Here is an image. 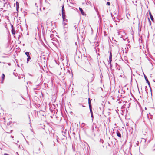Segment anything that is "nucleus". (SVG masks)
I'll return each instance as SVG.
<instances>
[{
  "label": "nucleus",
  "instance_id": "obj_12",
  "mask_svg": "<svg viewBox=\"0 0 155 155\" xmlns=\"http://www.w3.org/2000/svg\"><path fill=\"white\" fill-rule=\"evenodd\" d=\"M144 78H145V79L146 80V81H148L147 78V76H145V75H144Z\"/></svg>",
  "mask_w": 155,
  "mask_h": 155
},
{
  "label": "nucleus",
  "instance_id": "obj_10",
  "mask_svg": "<svg viewBox=\"0 0 155 155\" xmlns=\"http://www.w3.org/2000/svg\"><path fill=\"white\" fill-rule=\"evenodd\" d=\"M25 54L27 56V57L30 56L29 53L28 52H26L25 53Z\"/></svg>",
  "mask_w": 155,
  "mask_h": 155
},
{
  "label": "nucleus",
  "instance_id": "obj_17",
  "mask_svg": "<svg viewBox=\"0 0 155 155\" xmlns=\"http://www.w3.org/2000/svg\"><path fill=\"white\" fill-rule=\"evenodd\" d=\"M88 103H89V105L91 104V101H88Z\"/></svg>",
  "mask_w": 155,
  "mask_h": 155
},
{
  "label": "nucleus",
  "instance_id": "obj_3",
  "mask_svg": "<svg viewBox=\"0 0 155 155\" xmlns=\"http://www.w3.org/2000/svg\"><path fill=\"white\" fill-rule=\"evenodd\" d=\"M11 28H12V32L13 34L15 35V30L14 29L13 26L12 25Z\"/></svg>",
  "mask_w": 155,
  "mask_h": 155
},
{
  "label": "nucleus",
  "instance_id": "obj_4",
  "mask_svg": "<svg viewBox=\"0 0 155 155\" xmlns=\"http://www.w3.org/2000/svg\"><path fill=\"white\" fill-rule=\"evenodd\" d=\"M149 15H150V16L151 19V20L152 21H153V17L152 15L151 14V12H149Z\"/></svg>",
  "mask_w": 155,
  "mask_h": 155
},
{
  "label": "nucleus",
  "instance_id": "obj_23",
  "mask_svg": "<svg viewBox=\"0 0 155 155\" xmlns=\"http://www.w3.org/2000/svg\"><path fill=\"white\" fill-rule=\"evenodd\" d=\"M91 114H93V112H91Z\"/></svg>",
  "mask_w": 155,
  "mask_h": 155
},
{
  "label": "nucleus",
  "instance_id": "obj_13",
  "mask_svg": "<svg viewBox=\"0 0 155 155\" xmlns=\"http://www.w3.org/2000/svg\"><path fill=\"white\" fill-rule=\"evenodd\" d=\"M63 26L66 25H67V23L65 22H64V21H63Z\"/></svg>",
  "mask_w": 155,
  "mask_h": 155
},
{
  "label": "nucleus",
  "instance_id": "obj_8",
  "mask_svg": "<svg viewBox=\"0 0 155 155\" xmlns=\"http://www.w3.org/2000/svg\"><path fill=\"white\" fill-rule=\"evenodd\" d=\"M63 26H64V30L65 31L67 29L68 25H65Z\"/></svg>",
  "mask_w": 155,
  "mask_h": 155
},
{
  "label": "nucleus",
  "instance_id": "obj_21",
  "mask_svg": "<svg viewBox=\"0 0 155 155\" xmlns=\"http://www.w3.org/2000/svg\"><path fill=\"white\" fill-rule=\"evenodd\" d=\"M4 155H8L7 154H6V153H5V154H4Z\"/></svg>",
  "mask_w": 155,
  "mask_h": 155
},
{
  "label": "nucleus",
  "instance_id": "obj_22",
  "mask_svg": "<svg viewBox=\"0 0 155 155\" xmlns=\"http://www.w3.org/2000/svg\"><path fill=\"white\" fill-rule=\"evenodd\" d=\"M91 101L90 99V98H89V99H88V101Z\"/></svg>",
  "mask_w": 155,
  "mask_h": 155
},
{
  "label": "nucleus",
  "instance_id": "obj_2",
  "mask_svg": "<svg viewBox=\"0 0 155 155\" xmlns=\"http://www.w3.org/2000/svg\"><path fill=\"white\" fill-rule=\"evenodd\" d=\"M112 56L111 53H110V55L109 61V62L110 63V64H111L110 63L112 61Z\"/></svg>",
  "mask_w": 155,
  "mask_h": 155
},
{
  "label": "nucleus",
  "instance_id": "obj_19",
  "mask_svg": "<svg viewBox=\"0 0 155 155\" xmlns=\"http://www.w3.org/2000/svg\"><path fill=\"white\" fill-rule=\"evenodd\" d=\"M90 112H92V109H90Z\"/></svg>",
  "mask_w": 155,
  "mask_h": 155
},
{
  "label": "nucleus",
  "instance_id": "obj_11",
  "mask_svg": "<svg viewBox=\"0 0 155 155\" xmlns=\"http://www.w3.org/2000/svg\"><path fill=\"white\" fill-rule=\"evenodd\" d=\"M30 59H31V57H30V56L28 57V58L27 59V62H28Z\"/></svg>",
  "mask_w": 155,
  "mask_h": 155
},
{
  "label": "nucleus",
  "instance_id": "obj_6",
  "mask_svg": "<svg viewBox=\"0 0 155 155\" xmlns=\"http://www.w3.org/2000/svg\"><path fill=\"white\" fill-rule=\"evenodd\" d=\"M5 76L4 74H3L2 76V83H3V81L4 80L5 78Z\"/></svg>",
  "mask_w": 155,
  "mask_h": 155
},
{
  "label": "nucleus",
  "instance_id": "obj_15",
  "mask_svg": "<svg viewBox=\"0 0 155 155\" xmlns=\"http://www.w3.org/2000/svg\"><path fill=\"white\" fill-rule=\"evenodd\" d=\"M147 83H148V85H149V86H150V82H149V81H147Z\"/></svg>",
  "mask_w": 155,
  "mask_h": 155
},
{
  "label": "nucleus",
  "instance_id": "obj_16",
  "mask_svg": "<svg viewBox=\"0 0 155 155\" xmlns=\"http://www.w3.org/2000/svg\"><path fill=\"white\" fill-rule=\"evenodd\" d=\"M89 107L90 109H91V104L89 105Z\"/></svg>",
  "mask_w": 155,
  "mask_h": 155
},
{
  "label": "nucleus",
  "instance_id": "obj_20",
  "mask_svg": "<svg viewBox=\"0 0 155 155\" xmlns=\"http://www.w3.org/2000/svg\"><path fill=\"white\" fill-rule=\"evenodd\" d=\"M18 4V3L17 2H16V5H17H17Z\"/></svg>",
  "mask_w": 155,
  "mask_h": 155
},
{
  "label": "nucleus",
  "instance_id": "obj_14",
  "mask_svg": "<svg viewBox=\"0 0 155 155\" xmlns=\"http://www.w3.org/2000/svg\"><path fill=\"white\" fill-rule=\"evenodd\" d=\"M107 5L109 6L110 5V3L109 2H107Z\"/></svg>",
  "mask_w": 155,
  "mask_h": 155
},
{
  "label": "nucleus",
  "instance_id": "obj_9",
  "mask_svg": "<svg viewBox=\"0 0 155 155\" xmlns=\"http://www.w3.org/2000/svg\"><path fill=\"white\" fill-rule=\"evenodd\" d=\"M117 135L119 137H121V135L120 133L118 132L117 133Z\"/></svg>",
  "mask_w": 155,
  "mask_h": 155
},
{
  "label": "nucleus",
  "instance_id": "obj_1",
  "mask_svg": "<svg viewBox=\"0 0 155 155\" xmlns=\"http://www.w3.org/2000/svg\"><path fill=\"white\" fill-rule=\"evenodd\" d=\"M62 14H65V10L64 5L62 7Z\"/></svg>",
  "mask_w": 155,
  "mask_h": 155
},
{
  "label": "nucleus",
  "instance_id": "obj_7",
  "mask_svg": "<svg viewBox=\"0 0 155 155\" xmlns=\"http://www.w3.org/2000/svg\"><path fill=\"white\" fill-rule=\"evenodd\" d=\"M79 9L81 13L83 15L84 12L82 10V9L80 7L79 8Z\"/></svg>",
  "mask_w": 155,
  "mask_h": 155
},
{
  "label": "nucleus",
  "instance_id": "obj_5",
  "mask_svg": "<svg viewBox=\"0 0 155 155\" xmlns=\"http://www.w3.org/2000/svg\"><path fill=\"white\" fill-rule=\"evenodd\" d=\"M62 18L63 20V21H65L66 18V15L65 14H62Z\"/></svg>",
  "mask_w": 155,
  "mask_h": 155
},
{
  "label": "nucleus",
  "instance_id": "obj_18",
  "mask_svg": "<svg viewBox=\"0 0 155 155\" xmlns=\"http://www.w3.org/2000/svg\"><path fill=\"white\" fill-rule=\"evenodd\" d=\"M91 117L93 119V114H91Z\"/></svg>",
  "mask_w": 155,
  "mask_h": 155
}]
</instances>
